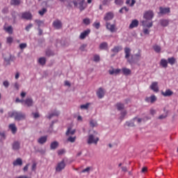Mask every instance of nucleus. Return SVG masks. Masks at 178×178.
<instances>
[{
	"instance_id": "obj_1",
	"label": "nucleus",
	"mask_w": 178,
	"mask_h": 178,
	"mask_svg": "<svg viewBox=\"0 0 178 178\" xmlns=\"http://www.w3.org/2000/svg\"><path fill=\"white\" fill-rule=\"evenodd\" d=\"M143 17L144 19H145V20L141 22L142 26H143V27H147L148 29H151V27L154 26V23L152 22H148V21L147 20H152V19L154 18V12H152V10H148L145 12Z\"/></svg>"
},
{
	"instance_id": "obj_2",
	"label": "nucleus",
	"mask_w": 178,
	"mask_h": 178,
	"mask_svg": "<svg viewBox=\"0 0 178 178\" xmlns=\"http://www.w3.org/2000/svg\"><path fill=\"white\" fill-rule=\"evenodd\" d=\"M10 118H14L15 120L17 122H22V120H26V113L22 111H14L13 112L8 113Z\"/></svg>"
},
{
	"instance_id": "obj_3",
	"label": "nucleus",
	"mask_w": 178,
	"mask_h": 178,
	"mask_svg": "<svg viewBox=\"0 0 178 178\" xmlns=\"http://www.w3.org/2000/svg\"><path fill=\"white\" fill-rule=\"evenodd\" d=\"M66 168V163H65V159H63L61 161L58 162L56 165V173H60L62 170H65Z\"/></svg>"
},
{
	"instance_id": "obj_4",
	"label": "nucleus",
	"mask_w": 178,
	"mask_h": 178,
	"mask_svg": "<svg viewBox=\"0 0 178 178\" xmlns=\"http://www.w3.org/2000/svg\"><path fill=\"white\" fill-rule=\"evenodd\" d=\"M86 0H74L73 1V3L75 6V8H79V9L82 11L86 9V5L84 4V1Z\"/></svg>"
},
{
	"instance_id": "obj_5",
	"label": "nucleus",
	"mask_w": 178,
	"mask_h": 178,
	"mask_svg": "<svg viewBox=\"0 0 178 178\" xmlns=\"http://www.w3.org/2000/svg\"><path fill=\"white\" fill-rule=\"evenodd\" d=\"M98 141H99V138L94 136L93 134H90L88 137L87 143L89 145L91 144L97 145V144H98Z\"/></svg>"
},
{
	"instance_id": "obj_6",
	"label": "nucleus",
	"mask_w": 178,
	"mask_h": 178,
	"mask_svg": "<svg viewBox=\"0 0 178 178\" xmlns=\"http://www.w3.org/2000/svg\"><path fill=\"white\" fill-rule=\"evenodd\" d=\"M113 17H115V14H113V12H108L104 15V20L106 23H108L109 21L112 20Z\"/></svg>"
},
{
	"instance_id": "obj_7",
	"label": "nucleus",
	"mask_w": 178,
	"mask_h": 178,
	"mask_svg": "<svg viewBox=\"0 0 178 178\" xmlns=\"http://www.w3.org/2000/svg\"><path fill=\"white\" fill-rule=\"evenodd\" d=\"M106 28L111 33H115L116 31V24H111L109 22H106Z\"/></svg>"
},
{
	"instance_id": "obj_8",
	"label": "nucleus",
	"mask_w": 178,
	"mask_h": 178,
	"mask_svg": "<svg viewBox=\"0 0 178 178\" xmlns=\"http://www.w3.org/2000/svg\"><path fill=\"white\" fill-rule=\"evenodd\" d=\"M90 33H91V30L86 29V31L81 33L79 35L80 40H85L88 35H90Z\"/></svg>"
},
{
	"instance_id": "obj_9",
	"label": "nucleus",
	"mask_w": 178,
	"mask_h": 178,
	"mask_svg": "<svg viewBox=\"0 0 178 178\" xmlns=\"http://www.w3.org/2000/svg\"><path fill=\"white\" fill-rule=\"evenodd\" d=\"M131 52V49H130V48L129 47L124 48L125 58L128 60V62L129 63H132L131 60L129 59V58H130Z\"/></svg>"
},
{
	"instance_id": "obj_10",
	"label": "nucleus",
	"mask_w": 178,
	"mask_h": 178,
	"mask_svg": "<svg viewBox=\"0 0 178 178\" xmlns=\"http://www.w3.org/2000/svg\"><path fill=\"white\" fill-rule=\"evenodd\" d=\"M22 19H25V20H31V19H33V15H31L30 12L23 13Z\"/></svg>"
},
{
	"instance_id": "obj_11",
	"label": "nucleus",
	"mask_w": 178,
	"mask_h": 178,
	"mask_svg": "<svg viewBox=\"0 0 178 178\" xmlns=\"http://www.w3.org/2000/svg\"><path fill=\"white\" fill-rule=\"evenodd\" d=\"M97 95L100 99H102V98H104V97H105V90H104V88H99L97 91Z\"/></svg>"
},
{
	"instance_id": "obj_12",
	"label": "nucleus",
	"mask_w": 178,
	"mask_h": 178,
	"mask_svg": "<svg viewBox=\"0 0 178 178\" xmlns=\"http://www.w3.org/2000/svg\"><path fill=\"white\" fill-rule=\"evenodd\" d=\"M120 72H122V70L120 69L115 70L113 67H111V69L108 70V73L109 74H111V76H113V75L117 76V74H119Z\"/></svg>"
},
{
	"instance_id": "obj_13",
	"label": "nucleus",
	"mask_w": 178,
	"mask_h": 178,
	"mask_svg": "<svg viewBox=\"0 0 178 178\" xmlns=\"http://www.w3.org/2000/svg\"><path fill=\"white\" fill-rule=\"evenodd\" d=\"M53 26L54 29L59 30V29H62V22L59 19H56L53 22Z\"/></svg>"
},
{
	"instance_id": "obj_14",
	"label": "nucleus",
	"mask_w": 178,
	"mask_h": 178,
	"mask_svg": "<svg viewBox=\"0 0 178 178\" xmlns=\"http://www.w3.org/2000/svg\"><path fill=\"white\" fill-rule=\"evenodd\" d=\"M154 92H158L159 91V88L158 87V82H152L149 87Z\"/></svg>"
},
{
	"instance_id": "obj_15",
	"label": "nucleus",
	"mask_w": 178,
	"mask_h": 178,
	"mask_svg": "<svg viewBox=\"0 0 178 178\" xmlns=\"http://www.w3.org/2000/svg\"><path fill=\"white\" fill-rule=\"evenodd\" d=\"M145 101L146 102H150V104H154L156 101V96L153 95L149 97H146Z\"/></svg>"
},
{
	"instance_id": "obj_16",
	"label": "nucleus",
	"mask_w": 178,
	"mask_h": 178,
	"mask_svg": "<svg viewBox=\"0 0 178 178\" xmlns=\"http://www.w3.org/2000/svg\"><path fill=\"white\" fill-rule=\"evenodd\" d=\"M24 105H26V106H33L34 105V101L32 98H27L24 100Z\"/></svg>"
},
{
	"instance_id": "obj_17",
	"label": "nucleus",
	"mask_w": 178,
	"mask_h": 178,
	"mask_svg": "<svg viewBox=\"0 0 178 178\" xmlns=\"http://www.w3.org/2000/svg\"><path fill=\"white\" fill-rule=\"evenodd\" d=\"M12 147H13V151H19V149H20V142L15 141L13 143Z\"/></svg>"
},
{
	"instance_id": "obj_18",
	"label": "nucleus",
	"mask_w": 178,
	"mask_h": 178,
	"mask_svg": "<svg viewBox=\"0 0 178 178\" xmlns=\"http://www.w3.org/2000/svg\"><path fill=\"white\" fill-rule=\"evenodd\" d=\"M13 166H22L23 165V160L20 158H17L13 162Z\"/></svg>"
},
{
	"instance_id": "obj_19",
	"label": "nucleus",
	"mask_w": 178,
	"mask_h": 178,
	"mask_svg": "<svg viewBox=\"0 0 178 178\" xmlns=\"http://www.w3.org/2000/svg\"><path fill=\"white\" fill-rule=\"evenodd\" d=\"M160 13L161 15H166V13H170V8H162L160 7Z\"/></svg>"
},
{
	"instance_id": "obj_20",
	"label": "nucleus",
	"mask_w": 178,
	"mask_h": 178,
	"mask_svg": "<svg viewBox=\"0 0 178 178\" xmlns=\"http://www.w3.org/2000/svg\"><path fill=\"white\" fill-rule=\"evenodd\" d=\"M60 114V113L58 111H54L53 113L49 114V115L47 116V119H52L54 118V116H59V115Z\"/></svg>"
},
{
	"instance_id": "obj_21",
	"label": "nucleus",
	"mask_w": 178,
	"mask_h": 178,
	"mask_svg": "<svg viewBox=\"0 0 178 178\" xmlns=\"http://www.w3.org/2000/svg\"><path fill=\"white\" fill-rule=\"evenodd\" d=\"M122 49H123L122 46H115L111 49V52H113V54H118V52H120Z\"/></svg>"
},
{
	"instance_id": "obj_22",
	"label": "nucleus",
	"mask_w": 178,
	"mask_h": 178,
	"mask_svg": "<svg viewBox=\"0 0 178 178\" xmlns=\"http://www.w3.org/2000/svg\"><path fill=\"white\" fill-rule=\"evenodd\" d=\"M161 94L163 97H170L171 95H173V92L170 90V89H168L165 92L162 91Z\"/></svg>"
},
{
	"instance_id": "obj_23",
	"label": "nucleus",
	"mask_w": 178,
	"mask_h": 178,
	"mask_svg": "<svg viewBox=\"0 0 178 178\" xmlns=\"http://www.w3.org/2000/svg\"><path fill=\"white\" fill-rule=\"evenodd\" d=\"M134 27H138V20L134 19L129 25V29H134Z\"/></svg>"
},
{
	"instance_id": "obj_24",
	"label": "nucleus",
	"mask_w": 178,
	"mask_h": 178,
	"mask_svg": "<svg viewBox=\"0 0 178 178\" xmlns=\"http://www.w3.org/2000/svg\"><path fill=\"white\" fill-rule=\"evenodd\" d=\"M122 72L124 76H129V74H131V70L129 68L124 67L122 69Z\"/></svg>"
},
{
	"instance_id": "obj_25",
	"label": "nucleus",
	"mask_w": 178,
	"mask_h": 178,
	"mask_svg": "<svg viewBox=\"0 0 178 178\" xmlns=\"http://www.w3.org/2000/svg\"><path fill=\"white\" fill-rule=\"evenodd\" d=\"M59 147V143L58 141H54L50 144V149H56Z\"/></svg>"
},
{
	"instance_id": "obj_26",
	"label": "nucleus",
	"mask_w": 178,
	"mask_h": 178,
	"mask_svg": "<svg viewBox=\"0 0 178 178\" xmlns=\"http://www.w3.org/2000/svg\"><path fill=\"white\" fill-rule=\"evenodd\" d=\"M160 24L163 27H167V26H169V19H161Z\"/></svg>"
},
{
	"instance_id": "obj_27",
	"label": "nucleus",
	"mask_w": 178,
	"mask_h": 178,
	"mask_svg": "<svg viewBox=\"0 0 178 178\" xmlns=\"http://www.w3.org/2000/svg\"><path fill=\"white\" fill-rule=\"evenodd\" d=\"M168 60H166V59L165 58H162L160 61L161 66H162V67H164L165 69L168 67Z\"/></svg>"
},
{
	"instance_id": "obj_28",
	"label": "nucleus",
	"mask_w": 178,
	"mask_h": 178,
	"mask_svg": "<svg viewBox=\"0 0 178 178\" xmlns=\"http://www.w3.org/2000/svg\"><path fill=\"white\" fill-rule=\"evenodd\" d=\"M22 3V0H10V5L13 6H19Z\"/></svg>"
},
{
	"instance_id": "obj_29",
	"label": "nucleus",
	"mask_w": 178,
	"mask_h": 178,
	"mask_svg": "<svg viewBox=\"0 0 178 178\" xmlns=\"http://www.w3.org/2000/svg\"><path fill=\"white\" fill-rule=\"evenodd\" d=\"M9 129L11 130L13 134H15L17 131V128H16V125L15 124H10Z\"/></svg>"
},
{
	"instance_id": "obj_30",
	"label": "nucleus",
	"mask_w": 178,
	"mask_h": 178,
	"mask_svg": "<svg viewBox=\"0 0 178 178\" xmlns=\"http://www.w3.org/2000/svg\"><path fill=\"white\" fill-rule=\"evenodd\" d=\"M47 136H42L38 140V143H39V144H45V143H47Z\"/></svg>"
},
{
	"instance_id": "obj_31",
	"label": "nucleus",
	"mask_w": 178,
	"mask_h": 178,
	"mask_svg": "<svg viewBox=\"0 0 178 178\" xmlns=\"http://www.w3.org/2000/svg\"><path fill=\"white\" fill-rule=\"evenodd\" d=\"M168 63L171 65V66H173L175 63H176V59L175 57H171L168 58Z\"/></svg>"
},
{
	"instance_id": "obj_32",
	"label": "nucleus",
	"mask_w": 178,
	"mask_h": 178,
	"mask_svg": "<svg viewBox=\"0 0 178 178\" xmlns=\"http://www.w3.org/2000/svg\"><path fill=\"white\" fill-rule=\"evenodd\" d=\"M4 30L5 31H6V33H8V34H13V28L12 27V26L4 28Z\"/></svg>"
},
{
	"instance_id": "obj_33",
	"label": "nucleus",
	"mask_w": 178,
	"mask_h": 178,
	"mask_svg": "<svg viewBox=\"0 0 178 178\" xmlns=\"http://www.w3.org/2000/svg\"><path fill=\"white\" fill-rule=\"evenodd\" d=\"M99 48V49H106L108 48V43L106 42L101 43Z\"/></svg>"
},
{
	"instance_id": "obj_34",
	"label": "nucleus",
	"mask_w": 178,
	"mask_h": 178,
	"mask_svg": "<svg viewBox=\"0 0 178 178\" xmlns=\"http://www.w3.org/2000/svg\"><path fill=\"white\" fill-rule=\"evenodd\" d=\"M74 133H76V130H72L71 128H68L67 132H66V136H73V134H74Z\"/></svg>"
},
{
	"instance_id": "obj_35",
	"label": "nucleus",
	"mask_w": 178,
	"mask_h": 178,
	"mask_svg": "<svg viewBox=\"0 0 178 178\" xmlns=\"http://www.w3.org/2000/svg\"><path fill=\"white\" fill-rule=\"evenodd\" d=\"M46 62H47V59L44 57L40 58L38 60V63L42 66L45 65Z\"/></svg>"
},
{
	"instance_id": "obj_36",
	"label": "nucleus",
	"mask_w": 178,
	"mask_h": 178,
	"mask_svg": "<svg viewBox=\"0 0 178 178\" xmlns=\"http://www.w3.org/2000/svg\"><path fill=\"white\" fill-rule=\"evenodd\" d=\"M116 106H117V109L118 111H122V110L124 109V104H123L122 103H117Z\"/></svg>"
},
{
	"instance_id": "obj_37",
	"label": "nucleus",
	"mask_w": 178,
	"mask_h": 178,
	"mask_svg": "<svg viewBox=\"0 0 178 178\" xmlns=\"http://www.w3.org/2000/svg\"><path fill=\"white\" fill-rule=\"evenodd\" d=\"M136 3V0H127L126 4L129 5V6L133 7L134 6V4Z\"/></svg>"
},
{
	"instance_id": "obj_38",
	"label": "nucleus",
	"mask_w": 178,
	"mask_h": 178,
	"mask_svg": "<svg viewBox=\"0 0 178 178\" xmlns=\"http://www.w3.org/2000/svg\"><path fill=\"white\" fill-rule=\"evenodd\" d=\"M90 127H97V126H98V123L97 122V121L91 120L90 121Z\"/></svg>"
},
{
	"instance_id": "obj_39",
	"label": "nucleus",
	"mask_w": 178,
	"mask_h": 178,
	"mask_svg": "<svg viewBox=\"0 0 178 178\" xmlns=\"http://www.w3.org/2000/svg\"><path fill=\"white\" fill-rule=\"evenodd\" d=\"M90 170H92V167H87L86 168L83 169L81 173H90Z\"/></svg>"
},
{
	"instance_id": "obj_40",
	"label": "nucleus",
	"mask_w": 178,
	"mask_h": 178,
	"mask_svg": "<svg viewBox=\"0 0 178 178\" xmlns=\"http://www.w3.org/2000/svg\"><path fill=\"white\" fill-rule=\"evenodd\" d=\"M133 121L134 122H136V123H138V124H140L141 122H143V119L136 117L133 119Z\"/></svg>"
},
{
	"instance_id": "obj_41",
	"label": "nucleus",
	"mask_w": 178,
	"mask_h": 178,
	"mask_svg": "<svg viewBox=\"0 0 178 178\" xmlns=\"http://www.w3.org/2000/svg\"><path fill=\"white\" fill-rule=\"evenodd\" d=\"M153 49L155 51V52H161V46L159 45L155 44L154 46H153Z\"/></svg>"
},
{
	"instance_id": "obj_42",
	"label": "nucleus",
	"mask_w": 178,
	"mask_h": 178,
	"mask_svg": "<svg viewBox=\"0 0 178 178\" xmlns=\"http://www.w3.org/2000/svg\"><path fill=\"white\" fill-rule=\"evenodd\" d=\"M93 60H94V62L98 63V62H99V60H101V57H99V55L95 54L93 56Z\"/></svg>"
},
{
	"instance_id": "obj_43",
	"label": "nucleus",
	"mask_w": 178,
	"mask_h": 178,
	"mask_svg": "<svg viewBox=\"0 0 178 178\" xmlns=\"http://www.w3.org/2000/svg\"><path fill=\"white\" fill-rule=\"evenodd\" d=\"M126 126H128V127H134L136 125L134 124V121L132 120V121L127 122Z\"/></svg>"
},
{
	"instance_id": "obj_44",
	"label": "nucleus",
	"mask_w": 178,
	"mask_h": 178,
	"mask_svg": "<svg viewBox=\"0 0 178 178\" xmlns=\"http://www.w3.org/2000/svg\"><path fill=\"white\" fill-rule=\"evenodd\" d=\"M115 3L118 6H122L124 3V1L123 0H115Z\"/></svg>"
},
{
	"instance_id": "obj_45",
	"label": "nucleus",
	"mask_w": 178,
	"mask_h": 178,
	"mask_svg": "<svg viewBox=\"0 0 178 178\" xmlns=\"http://www.w3.org/2000/svg\"><path fill=\"white\" fill-rule=\"evenodd\" d=\"M6 139V135H5V133L0 132V141H3V140Z\"/></svg>"
},
{
	"instance_id": "obj_46",
	"label": "nucleus",
	"mask_w": 178,
	"mask_h": 178,
	"mask_svg": "<svg viewBox=\"0 0 178 178\" xmlns=\"http://www.w3.org/2000/svg\"><path fill=\"white\" fill-rule=\"evenodd\" d=\"M134 59H136V60H140V59H141V53H138L136 54L134 56Z\"/></svg>"
},
{
	"instance_id": "obj_47",
	"label": "nucleus",
	"mask_w": 178,
	"mask_h": 178,
	"mask_svg": "<svg viewBox=\"0 0 178 178\" xmlns=\"http://www.w3.org/2000/svg\"><path fill=\"white\" fill-rule=\"evenodd\" d=\"M38 13L40 15V16H44V15L47 13V8H42V10H39Z\"/></svg>"
},
{
	"instance_id": "obj_48",
	"label": "nucleus",
	"mask_w": 178,
	"mask_h": 178,
	"mask_svg": "<svg viewBox=\"0 0 178 178\" xmlns=\"http://www.w3.org/2000/svg\"><path fill=\"white\" fill-rule=\"evenodd\" d=\"M10 59H11L10 55H9L7 58L6 57L4 58V60L6 63V65H10Z\"/></svg>"
},
{
	"instance_id": "obj_49",
	"label": "nucleus",
	"mask_w": 178,
	"mask_h": 178,
	"mask_svg": "<svg viewBox=\"0 0 178 178\" xmlns=\"http://www.w3.org/2000/svg\"><path fill=\"white\" fill-rule=\"evenodd\" d=\"M46 55H47V56H54V55H55V53H54V51H52L51 50H47L46 51Z\"/></svg>"
},
{
	"instance_id": "obj_50",
	"label": "nucleus",
	"mask_w": 178,
	"mask_h": 178,
	"mask_svg": "<svg viewBox=\"0 0 178 178\" xmlns=\"http://www.w3.org/2000/svg\"><path fill=\"white\" fill-rule=\"evenodd\" d=\"M76 136H74V137H72V136H70L68 138H67V141H69L70 143H74L76 141Z\"/></svg>"
},
{
	"instance_id": "obj_51",
	"label": "nucleus",
	"mask_w": 178,
	"mask_h": 178,
	"mask_svg": "<svg viewBox=\"0 0 178 178\" xmlns=\"http://www.w3.org/2000/svg\"><path fill=\"white\" fill-rule=\"evenodd\" d=\"M90 106V103L81 105L80 108L81 109H88V107Z\"/></svg>"
},
{
	"instance_id": "obj_52",
	"label": "nucleus",
	"mask_w": 178,
	"mask_h": 178,
	"mask_svg": "<svg viewBox=\"0 0 178 178\" xmlns=\"http://www.w3.org/2000/svg\"><path fill=\"white\" fill-rule=\"evenodd\" d=\"M93 27H95V29H97V30H98V29H99V27H101V24L99 22H95L92 24Z\"/></svg>"
},
{
	"instance_id": "obj_53",
	"label": "nucleus",
	"mask_w": 178,
	"mask_h": 178,
	"mask_svg": "<svg viewBox=\"0 0 178 178\" xmlns=\"http://www.w3.org/2000/svg\"><path fill=\"white\" fill-rule=\"evenodd\" d=\"M35 23H37L38 27H41L42 24H44V22L39 19H35Z\"/></svg>"
},
{
	"instance_id": "obj_54",
	"label": "nucleus",
	"mask_w": 178,
	"mask_h": 178,
	"mask_svg": "<svg viewBox=\"0 0 178 178\" xmlns=\"http://www.w3.org/2000/svg\"><path fill=\"white\" fill-rule=\"evenodd\" d=\"M86 48H87V44H82V45L80 47L79 49H80V51H81L82 52H84V51H86Z\"/></svg>"
},
{
	"instance_id": "obj_55",
	"label": "nucleus",
	"mask_w": 178,
	"mask_h": 178,
	"mask_svg": "<svg viewBox=\"0 0 178 178\" xmlns=\"http://www.w3.org/2000/svg\"><path fill=\"white\" fill-rule=\"evenodd\" d=\"M83 23H84V24H86V26H88V24H90V19L89 18L83 19Z\"/></svg>"
},
{
	"instance_id": "obj_56",
	"label": "nucleus",
	"mask_w": 178,
	"mask_h": 178,
	"mask_svg": "<svg viewBox=\"0 0 178 178\" xmlns=\"http://www.w3.org/2000/svg\"><path fill=\"white\" fill-rule=\"evenodd\" d=\"M127 115V111H122L121 113V116H120L121 120H123L124 119V116H126Z\"/></svg>"
},
{
	"instance_id": "obj_57",
	"label": "nucleus",
	"mask_w": 178,
	"mask_h": 178,
	"mask_svg": "<svg viewBox=\"0 0 178 178\" xmlns=\"http://www.w3.org/2000/svg\"><path fill=\"white\" fill-rule=\"evenodd\" d=\"M20 49H24L27 48V44L26 43H22L19 44Z\"/></svg>"
},
{
	"instance_id": "obj_58",
	"label": "nucleus",
	"mask_w": 178,
	"mask_h": 178,
	"mask_svg": "<svg viewBox=\"0 0 178 178\" xmlns=\"http://www.w3.org/2000/svg\"><path fill=\"white\" fill-rule=\"evenodd\" d=\"M33 27V24H29L28 26H26L25 30L26 31H30V29Z\"/></svg>"
},
{
	"instance_id": "obj_59",
	"label": "nucleus",
	"mask_w": 178,
	"mask_h": 178,
	"mask_svg": "<svg viewBox=\"0 0 178 178\" xmlns=\"http://www.w3.org/2000/svg\"><path fill=\"white\" fill-rule=\"evenodd\" d=\"M58 155H63V154H65V149H61L58 150Z\"/></svg>"
},
{
	"instance_id": "obj_60",
	"label": "nucleus",
	"mask_w": 178,
	"mask_h": 178,
	"mask_svg": "<svg viewBox=\"0 0 178 178\" xmlns=\"http://www.w3.org/2000/svg\"><path fill=\"white\" fill-rule=\"evenodd\" d=\"M7 42L8 44H12V42H13V38L12 37L7 38Z\"/></svg>"
},
{
	"instance_id": "obj_61",
	"label": "nucleus",
	"mask_w": 178,
	"mask_h": 178,
	"mask_svg": "<svg viewBox=\"0 0 178 178\" xmlns=\"http://www.w3.org/2000/svg\"><path fill=\"white\" fill-rule=\"evenodd\" d=\"M3 85L4 86V87H6V88H8V87H9V81H3Z\"/></svg>"
},
{
	"instance_id": "obj_62",
	"label": "nucleus",
	"mask_w": 178,
	"mask_h": 178,
	"mask_svg": "<svg viewBox=\"0 0 178 178\" xmlns=\"http://www.w3.org/2000/svg\"><path fill=\"white\" fill-rule=\"evenodd\" d=\"M32 115H33V118L35 119H38V118H40V114L38 113H33Z\"/></svg>"
},
{
	"instance_id": "obj_63",
	"label": "nucleus",
	"mask_w": 178,
	"mask_h": 178,
	"mask_svg": "<svg viewBox=\"0 0 178 178\" xmlns=\"http://www.w3.org/2000/svg\"><path fill=\"white\" fill-rule=\"evenodd\" d=\"M14 87L15 89H17V90H19V88H20V85H19V83L16 82L15 84H14Z\"/></svg>"
},
{
	"instance_id": "obj_64",
	"label": "nucleus",
	"mask_w": 178,
	"mask_h": 178,
	"mask_svg": "<svg viewBox=\"0 0 178 178\" xmlns=\"http://www.w3.org/2000/svg\"><path fill=\"white\" fill-rule=\"evenodd\" d=\"M143 33L144 34H149V31L147 28L143 29Z\"/></svg>"
}]
</instances>
